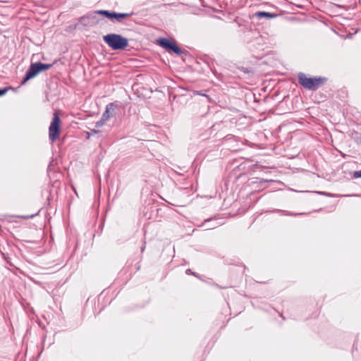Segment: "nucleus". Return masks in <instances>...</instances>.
<instances>
[{"label": "nucleus", "mask_w": 361, "mask_h": 361, "mask_svg": "<svg viewBox=\"0 0 361 361\" xmlns=\"http://www.w3.org/2000/svg\"><path fill=\"white\" fill-rule=\"evenodd\" d=\"M104 41L114 50L123 49L128 44V41L126 38L117 34H109L103 37Z\"/></svg>", "instance_id": "1"}, {"label": "nucleus", "mask_w": 361, "mask_h": 361, "mask_svg": "<svg viewBox=\"0 0 361 361\" xmlns=\"http://www.w3.org/2000/svg\"><path fill=\"white\" fill-rule=\"evenodd\" d=\"M51 66V64L42 63L41 62L32 63L26 71L25 75L22 81V84H25L27 80L36 76L39 73L48 70Z\"/></svg>", "instance_id": "2"}, {"label": "nucleus", "mask_w": 361, "mask_h": 361, "mask_svg": "<svg viewBox=\"0 0 361 361\" xmlns=\"http://www.w3.org/2000/svg\"><path fill=\"white\" fill-rule=\"evenodd\" d=\"M60 118L57 114L55 112L54 114V116L49 128V137L51 142L56 141L59 137L60 134Z\"/></svg>", "instance_id": "3"}, {"label": "nucleus", "mask_w": 361, "mask_h": 361, "mask_svg": "<svg viewBox=\"0 0 361 361\" xmlns=\"http://www.w3.org/2000/svg\"><path fill=\"white\" fill-rule=\"evenodd\" d=\"M298 79L300 84L308 89H314L318 87L321 83L320 78H307L305 74L300 73L298 75Z\"/></svg>", "instance_id": "4"}, {"label": "nucleus", "mask_w": 361, "mask_h": 361, "mask_svg": "<svg viewBox=\"0 0 361 361\" xmlns=\"http://www.w3.org/2000/svg\"><path fill=\"white\" fill-rule=\"evenodd\" d=\"M159 44L162 47L169 50H171L177 54H180L181 52L179 47L176 44V43L173 40L162 38L159 40Z\"/></svg>", "instance_id": "5"}, {"label": "nucleus", "mask_w": 361, "mask_h": 361, "mask_svg": "<svg viewBox=\"0 0 361 361\" xmlns=\"http://www.w3.org/2000/svg\"><path fill=\"white\" fill-rule=\"evenodd\" d=\"M115 106L116 105L114 104H109L106 106V111L103 114L101 121L96 123L97 128L102 126L104 122L106 121L113 115L114 111L116 110Z\"/></svg>", "instance_id": "6"}, {"label": "nucleus", "mask_w": 361, "mask_h": 361, "mask_svg": "<svg viewBox=\"0 0 361 361\" xmlns=\"http://www.w3.org/2000/svg\"><path fill=\"white\" fill-rule=\"evenodd\" d=\"M98 13L103 14L106 16L107 18L110 19H115L118 21L121 20V19L128 18L130 16L129 13H111L108 11H97Z\"/></svg>", "instance_id": "7"}, {"label": "nucleus", "mask_w": 361, "mask_h": 361, "mask_svg": "<svg viewBox=\"0 0 361 361\" xmlns=\"http://www.w3.org/2000/svg\"><path fill=\"white\" fill-rule=\"evenodd\" d=\"M90 24V18L88 16L82 17L79 22L75 24V28L80 30H87L89 25Z\"/></svg>", "instance_id": "8"}, {"label": "nucleus", "mask_w": 361, "mask_h": 361, "mask_svg": "<svg viewBox=\"0 0 361 361\" xmlns=\"http://www.w3.org/2000/svg\"><path fill=\"white\" fill-rule=\"evenodd\" d=\"M258 17H267V18H274L276 15L267 13V12H259L257 13Z\"/></svg>", "instance_id": "9"}, {"label": "nucleus", "mask_w": 361, "mask_h": 361, "mask_svg": "<svg viewBox=\"0 0 361 361\" xmlns=\"http://www.w3.org/2000/svg\"><path fill=\"white\" fill-rule=\"evenodd\" d=\"M353 176L355 178H361V170L354 172Z\"/></svg>", "instance_id": "10"}, {"label": "nucleus", "mask_w": 361, "mask_h": 361, "mask_svg": "<svg viewBox=\"0 0 361 361\" xmlns=\"http://www.w3.org/2000/svg\"><path fill=\"white\" fill-rule=\"evenodd\" d=\"M6 92H7L6 88L0 90V96L5 94L6 93Z\"/></svg>", "instance_id": "11"}, {"label": "nucleus", "mask_w": 361, "mask_h": 361, "mask_svg": "<svg viewBox=\"0 0 361 361\" xmlns=\"http://www.w3.org/2000/svg\"><path fill=\"white\" fill-rule=\"evenodd\" d=\"M90 133H87V137H90Z\"/></svg>", "instance_id": "12"}]
</instances>
